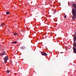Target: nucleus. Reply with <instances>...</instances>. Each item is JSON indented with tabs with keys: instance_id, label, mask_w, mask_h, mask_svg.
Listing matches in <instances>:
<instances>
[{
	"instance_id": "f257e3e1",
	"label": "nucleus",
	"mask_w": 76,
	"mask_h": 76,
	"mask_svg": "<svg viewBox=\"0 0 76 76\" xmlns=\"http://www.w3.org/2000/svg\"><path fill=\"white\" fill-rule=\"evenodd\" d=\"M73 6L74 9L72 10V14L73 16V17H72V19H75L76 18V4H74Z\"/></svg>"
},
{
	"instance_id": "f03ea898",
	"label": "nucleus",
	"mask_w": 76,
	"mask_h": 76,
	"mask_svg": "<svg viewBox=\"0 0 76 76\" xmlns=\"http://www.w3.org/2000/svg\"><path fill=\"white\" fill-rule=\"evenodd\" d=\"M8 60V56H6L4 57V63H7V61Z\"/></svg>"
},
{
	"instance_id": "7ed1b4c3",
	"label": "nucleus",
	"mask_w": 76,
	"mask_h": 76,
	"mask_svg": "<svg viewBox=\"0 0 76 76\" xmlns=\"http://www.w3.org/2000/svg\"><path fill=\"white\" fill-rule=\"evenodd\" d=\"M41 54L42 56H47V54L46 53L43 52L42 51L41 52Z\"/></svg>"
},
{
	"instance_id": "20e7f679",
	"label": "nucleus",
	"mask_w": 76,
	"mask_h": 76,
	"mask_svg": "<svg viewBox=\"0 0 76 76\" xmlns=\"http://www.w3.org/2000/svg\"><path fill=\"white\" fill-rule=\"evenodd\" d=\"M73 50L74 51V52L76 54V47H73Z\"/></svg>"
},
{
	"instance_id": "39448f33",
	"label": "nucleus",
	"mask_w": 76,
	"mask_h": 76,
	"mask_svg": "<svg viewBox=\"0 0 76 76\" xmlns=\"http://www.w3.org/2000/svg\"><path fill=\"white\" fill-rule=\"evenodd\" d=\"M5 53H6L5 52H4V53H0V55L1 56H4L5 54Z\"/></svg>"
},
{
	"instance_id": "423d86ee",
	"label": "nucleus",
	"mask_w": 76,
	"mask_h": 76,
	"mask_svg": "<svg viewBox=\"0 0 76 76\" xmlns=\"http://www.w3.org/2000/svg\"><path fill=\"white\" fill-rule=\"evenodd\" d=\"M17 43H18V42L15 41V42H12V43L15 44H17Z\"/></svg>"
},
{
	"instance_id": "0eeeda50",
	"label": "nucleus",
	"mask_w": 76,
	"mask_h": 76,
	"mask_svg": "<svg viewBox=\"0 0 76 76\" xmlns=\"http://www.w3.org/2000/svg\"><path fill=\"white\" fill-rule=\"evenodd\" d=\"M19 34H18L16 32L14 34V35H18Z\"/></svg>"
},
{
	"instance_id": "6e6552de",
	"label": "nucleus",
	"mask_w": 76,
	"mask_h": 76,
	"mask_svg": "<svg viewBox=\"0 0 76 76\" xmlns=\"http://www.w3.org/2000/svg\"><path fill=\"white\" fill-rule=\"evenodd\" d=\"M73 46L74 47H76V43H74L73 44Z\"/></svg>"
},
{
	"instance_id": "1a4fd4ad",
	"label": "nucleus",
	"mask_w": 76,
	"mask_h": 76,
	"mask_svg": "<svg viewBox=\"0 0 76 76\" xmlns=\"http://www.w3.org/2000/svg\"><path fill=\"white\" fill-rule=\"evenodd\" d=\"M7 15H9L10 14V12H7Z\"/></svg>"
},
{
	"instance_id": "9d476101",
	"label": "nucleus",
	"mask_w": 76,
	"mask_h": 76,
	"mask_svg": "<svg viewBox=\"0 0 76 76\" xmlns=\"http://www.w3.org/2000/svg\"><path fill=\"white\" fill-rule=\"evenodd\" d=\"M21 48L22 50H24V48H25V47H22Z\"/></svg>"
},
{
	"instance_id": "9b49d317",
	"label": "nucleus",
	"mask_w": 76,
	"mask_h": 76,
	"mask_svg": "<svg viewBox=\"0 0 76 76\" xmlns=\"http://www.w3.org/2000/svg\"><path fill=\"white\" fill-rule=\"evenodd\" d=\"M64 18L65 19H66V15H64Z\"/></svg>"
},
{
	"instance_id": "f8f14e48",
	"label": "nucleus",
	"mask_w": 76,
	"mask_h": 76,
	"mask_svg": "<svg viewBox=\"0 0 76 76\" xmlns=\"http://www.w3.org/2000/svg\"><path fill=\"white\" fill-rule=\"evenodd\" d=\"M3 25H4V24L3 23H2V24H1V26H3Z\"/></svg>"
},
{
	"instance_id": "ddd939ff",
	"label": "nucleus",
	"mask_w": 76,
	"mask_h": 76,
	"mask_svg": "<svg viewBox=\"0 0 76 76\" xmlns=\"http://www.w3.org/2000/svg\"><path fill=\"white\" fill-rule=\"evenodd\" d=\"M9 72H10V71H9L8 70H7V73H9Z\"/></svg>"
},
{
	"instance_id": "4468645a",
	"label": "nucleus",
	"mask_w": 76,
	"mask_h": 76,
	"mask_svg": "<svg viewBox=\"0 0 76 76\" xmlns=\"http://www.w3.org/2000/svg\"><path fill=\"white\" fill-rule=\"evenodd\" d=\"M56 12H57V11H55L54 12H55V13H53V14H56Z\"/></svg>"
}]
</instances>
